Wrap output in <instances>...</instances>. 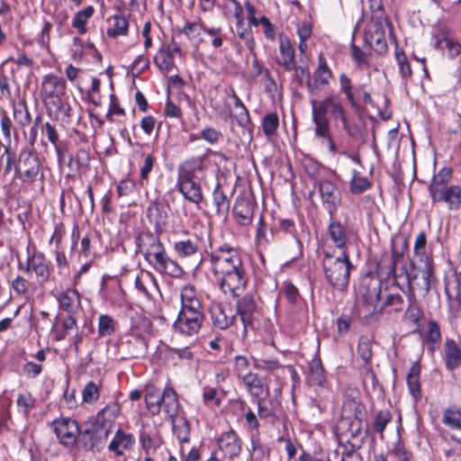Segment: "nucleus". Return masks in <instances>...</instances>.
I'll use <instances>...</instances> for the list:
<instances>
[{"mask_svg":"<svg viewBox=\"0 0 461 461\" xmlns=\"http://www.w3.org/2000/svg\"><path fill=\"white\" fill-rule=\"evenodd\" d=\"M204 260L219 291L225 296L238 299L236 316L261 310L253 294H244L249 283V275L239 248L229 243L216 245L211 242Z\"/></svg>","mask_w":461,"mask_h":461,"instance_id":"f257e3e1","label":"nucleus"},{"mask_svg":"<svg viewBox=\"0 0 461 461\" xmlns=\"http://www.w3.org/2000/svg\"><path fill=\"white\" fill-rule=\"evenodd\" d=\"M314 136L321 140V145L327 148L330 154L343 155L356 164H360L359 156L351 155L348 151L339 150L331 132L330 120L340 122L342 129L350 138H356L359 132L355 121L348 115L347 110L340 100L334 95H327L321 101H311Z\"/></svg>","mask_w":461,"mask_h":461,"instance_id":"f03ea898","label":"nucleus"},{"mask_svg":"<svg viewBox=\"0 0 461 461\" xmlns=\"http://www.w3.org/2000/svg\"><path fill=\"white\" fill-rule=\"evenodd\" d=\"M158 231L142 230L135 237L137 252H140L148 265L157 273L178 278L184 274L183 267L171 258L160 240Z\"/></svg>","mask_w":461,"mask_h":461,"instance_id":"7ed1b4c3","label":"nucleus"},{"mask_svg":"<svg viewBox=\"0 0 461 461\" xmlns=\"http://www.w3.org/2000/svg\"><path fill=\"white\" fill-rule=\"evenodd\" d=\"M20 181L18 193L37 199L44 194L45 175L42 161L32 147H22L18 153V166L12 184Z\"/></svg>","mask_w":461,"mask_h":461,"instance_id":"20e7f679","label":"nucleus"},{"mask_svg":"<svg viewBox=\"0 0 461 461\" xmlns=\"http://www.w3.org/2000/svg\"><path fill=\"white\" fill-rule=\"evenodd\" d=\"M321 254V267L325 280L334 289L345 291L349 285L351 272L355 270L349 253L344 252L336 256L330 246H323Z\"/></svg>","mask_w":461,"mask_h":461,"instance_id":"39448f33","label":"nucleus"},{"mask_svg":"<svg viewBox=\"0 0 461 461\" xmlns=\"http://www.w3.org/2000/svg\"><path fill=\"white\" fill-rule=\"evenodd\" d=\"M334 435L341 448V460L363 458L358 451L365 444L366 432L363 431L361 424L354 425L349 417H341L334 429Z\"/></svg>","mask_w":461,"mask_h":461,"instance_id":"423d86ee","label":"nucleus"},{"mask_svg":"<svg viewBox=\"0 0 461 461\" xmlns=\"http://www.w3.org/2000/svg\"><path fill=\"white\" fill-rule=\"evenodd\" d=\"M17 268L23 275L34 276L40 285H45L53 279V266L46 254L38 249L37 246L29 241L26 247V259L18 261Z\"/></svg>","mask_w":461,"mask_h":461,"instance_id":"0eeeda50","label":"nucleus"},{"mask_svg":"<svg viewBox=\"0 0 461 461\" xmlns=\"http://www.w3.org/2000/svg\"><path fill=\"white\" fill-rule=\"evenodd\" d=\"M218 450L213 451L208 461H224L238 457L242 452L243 441L239 433L232 428L221 432L216 438Z\"/></svg>","mask_w":461,"mask_h":461,"instance_id":"6e6552de","label":"nucleus"},{"mask_svg":"<svg viewBox=\"0 0 461 461\" xmlns=\"http://www.w3.org/2000/svg\"><path fill=\"white\" fill-rule=\"evenodd\" d=\"M339 91L343 94L355 110H359L373 104L370 92L366 89V84L354 85L352 80L342 73L339 77Z\"/></svg>","mask_w":461,"mask_h":461,"instance_id":"1a4fd4ad","label":"nucleus"},{"mask_svg":"<svg viewBox=\"0 0 461 461\" xmlns=\"http://www.w3.org/2000/svg\"><path fill=\"white\" fill-rule=\"evenodd\" d=\"M67 81L62 76L48 73L41 78L40 95L44 106L68 97Z\"/></svg>","mask_w":461,"mask_h":461,"instance_id":"9d476101","label":"nucleus"},{"mask_svg":"<svg viewBox=\"0 0 461 461\" xmlns=\"http://www.w3.org/2000/svg\"><path fill=\"white\" fill-rule=\"evenodd\" d=\"M50 427L59 445L66 448H72L76 446L81 428L76 420L61 416L53 420Z\"/></svg>","mask_w":461,"mask_h":461,"instance_id":"9b49d317","label":"nucleus"},{"mask_svg":"<svg viewBox=\"0 0 461 461\" xmlns=\"http://www.w3.org/2000/svg\"><path fill=\"white\" fill-rule=\"evenodd\" d=\"M107 439L108 437L89 420L86 428H80L75 447L85 452L96 453L104 447Z\"/></svg>","mask_w":461,"mask_h":461,"instance_id":"f8f14e48","label":"nucleus"},{"mask_svg":"<svg viewBox=\"0 0 461 461\" xmlns=\"http://www.w3.org/2000/svg\"><path fill=\"white\" fill-rule=\"evenodd\" d=\"M317 188L323 208L329 216L336 215L341 203V194L338 185L330 179L317 180L314 184Z\"/></svg>","mask_w":461,"mask_h":461,"instance_id":"ddd939ff","label":"nucleus"},{"mask_svg":"<svg viewBox=\"0 0 461 461\" xmlns=\"http://www.w3.org/2000/svg\"><path fill=\"white\" fill-rule=\"evenodd\" d=\"M120 413L121 406L119 402L112 401L99 410L89 420L109 438L113 431Z\"/></svg>","mask_w":461,"mask_h":461,"instance_id":"4468645a","label":"nucleus"},{"mask_svg":"<svg viewBox=\"0 0 461 461\" xmlns=\"http://www.w3.org/2000/svg\"><path fill=\"white\" fill-rule=\"evenodd\" d=\"M204 321L205 316L179 311L174 321L173 329L176 333L185 338H191L200 332Z\"/></svg>","mask_w":461,"mask_h":461,"instance_id":"2eb2a0df","label":"nucleus"},{"mask_svg":"<svg viewBox=\"0 0 461 461\" xmlns=\"http://www.w3.org/2000/svg\"><path fill=\"white\" fill-rule=\"evenodd\" d=\"M326 235L333 245L330 248L334 249L335 252L337 249L340 253H349L348 227L339 220L336 219V215L329 216V224L327 226Z\"/></svg>","mask_w":461,"mask_h":461,"instance_id":"dca6fc26","label":"nucleus"},{"mask_svg":"<svg viewBox=\"0 0 461 461\" xmlns=\"http://www.w3.org/2000/svg\"><path fill=\"white\" fill-rule=\"evenodd\" d=\"M210 167L211 160L209 156L203 154L189 158L180 163L177 167V175L201 180L205 176V172Z\"/></svg>","mask_w":461,"mask_h":461,"instance_id":"f3484780","label":"nucleus"},{"mask_svg":"<svg viewBox=\"0 0 461 461\" xmlns=\"http://www.w3.org/2000/svg\"><path fill=\"white\" fill-rule=\"evenodd\" d=\"M78 326L77 321L73 314H67L61 318L59 315L55 317V323L51 327V335L54 341H62L73 331L77 333ZM76 350L78 348V344L82 340L80 336H76L74 339Z\"/></svg>","mask_w":461,"mask_h":461,"instance_id":"a211bd4d","label":"nucleus"},{"mask_svg":"<svg viewBox=\"0 0 461 461\" xmlns=\"http://www.w3.org/2000/svg\"><path fill=\"white\" fill-rule=\"evenodd\" d=\"M183 56L181 47L172 39L170 44L163 43L157 50L153 62L162 73H168L176 68L175 55Z\"/></svg>","mask_w":461,"mask_h":461,"instance_id":"6ab92c4d","label":"nucleus"},{"mask_svg":"<svg viewBox=\"0 0 461 461\" xmlns=\"http://www.w3.org/2000/svg\"><path fill=\"white\" fill-rule=\"evenodd\" d=\"M333 72L328 65L323 53L318 55V66L313 71L312 77L308 78L306 87L310 95H317L322 86L330 84Z\"/></svg>","mask_w":461,"mask_h":461,"instance_id":"aec40b11","label":"nucleus"},{"mask_svg":"<svg viewBox=\"0 0 461 461\" xmlns=\"http://www.w3.org/2000/svg\"><path fill=\"white\" fill-rule=\"evenodd\" d=\"M208 312L212 325L214 328L223 330L229 329L235 323V312L221 302H212L208 308Z\"/></svg>","mask_w":461,"mask_h":461,"instance_id":"412c9836","label":"nucleus"},{"mask_svg":"<svg viewBox=\"0 0 461 461\" xmlns=\"http://www.w3.org/2000/svg\"><path fill=\"white\" fill-rule=\"evenodd\" d=\"M180 310L192 314L205 316L203 304L194 285H185L180 290Z\"/></svg>","mask_w":461,"mask_h":461,"instance_id":"4be33fe9","label":"nucleus"},{"mask_svg":"<svg viewBox=\"0 0 461 461\" xmlns=\"http://www.w3.org/2000/svg\"><path fill=\"white\" fill-rule=\"evenodd\" d=\"M257 203L247 197H238L232 210L235 223L240 228H248L252 224Z\"/></svg>","mask_w":461,"mask_h":461,"instance_id":"5701e85b","label":"nucleus"},{"mask_svg":"<svg viewBox=\"0 0 461 461\" xmlns=\"http://www.w3.org/2000/svg\"><path fill=\"white\" fill-rule=\"evenodd\" d=\"M176 187L185 200L196 205H199L204 199L199 179L177 175Z\"/></svg>","mask_w":461,"mask_h":461,"instance_id":"b1692460","label":"nucleus"},{"mask_svg":"<svg viewBox=\"0 0 461 461\" xmlns=\"http://www.w3.org/2000/svg\"><path fill=\"white\" fill-rule=\"evenodd\" d=\"M127 339L120 345L119 351L122 359L144 358L148 354L149 340L134 336Z\"/></svg>","mask_w":461,"mask_h":461,"instance_id":"393cba45","label":"nucleus"},{"mask_svg":"<svg viewBox=\"0 0 461 461\" xmlns=\"http://www.w3.org/2000/svg\"><path fill=\"white\" fill-rule=\"evenodd\" d=\"M45 108L48 114L54 118V121L59 122L61 127L66 128L72 124L75 113L69 103V97L51 103L45 106Z\"/></svg>","mask_w":461,"mask_h":461,"instance_id":"a878e982","label":"nucleus"},{"mask_svg":"<svg viewBox=\"0 0 461 461\" xmlns=\"http://www.w3.org/2000/svg\"><path fill=\"white\" fill-rule=\"evenodd\" d=\"M239 381L252 399L263 394L269 395V386L258 373L248 371L244 375L240 376Z\"/></svg>","mask_w":461,"mask_h":461,"instance_id":"bb28decb","label":"nucleus"},{"mask_svg":"<svg viewBox=\"0 0 461 461\" xmlns=\"http://www.w3.org/2000/svg\"><path fill=\"white\" fill-rule=\"evenodd\" d=\"M136 444L135 436L126 432L122 428L115 430L111 441L107 446L109 452L115 456H122L125 452L131 451Z\"/></svg>","mask_w":461,"mask_h":461,"instance_id":"cd10ccee","label":"nucleus"},{"mask_svg":"<svg viewBox=\"0 0 461 461\" xmlns=\"http://www.w3.org/2000/svg\"><path fill=\"white\" fill-rule=\"evenodd\" d=\"M279 58L277 64L285 71L291 72L294 68L295 48L291 39L284 32L278 34Z\"/></svg>","mask_w":461,"mask_h":461,"instance_id":"c85d7f7f","label":"nucleus"},{"mask_svg":"<svg viewBox=\"0 0 461 461\" xmlns=\"http://www.w3.org/2000/svg\"><path fill=\"white\" fill-rule=\"evenodd\" d=\"M442 360L447 371L461 367V344L452 338H447L441 352Z\"/></svg>","mask_w":461,"mask_h":461,"instance_id":"c756f323","label":"nucleus"},{"mask_svg":"<svg viewBox=\"0 0 461 461\" xmlns=\"http://www.w3.org/2000/svg\"><path fill=\"white\" fill-rule=\"evenodd\" d=\"M151 320L143 312H135L130 317V327L126 336H134L149 339L152 335Z\"/></svg>","mask_w":461,"mask_h":461,"instance_id":"7c9ffc66","label":"nucleus"},{"mask_svg":"<svg viewBox=\"0 0 461 461\" xmlns=\"http://www.w3.org/2000/svg\"><path fill=\"white\" fill-rule=\"evenodd\" d=\"M256 399V406L260 420L275 424L279 420L281 404L273 399L259 396Z\"/></svg>","mask_w":461,"mask_h":461,"instance_id":"2f4dec72","label":"nucleus"},{"mask_svg":"<svg viewBox=\"0 0 461 461\" xmlns=\"http://www.w3.org/2000/svg\"><path fill=\"white\" fill-rule=\"evenodd\" d=\"M433 203H445L450 211H456L461 208V185H450L431 197Z\"/></svg>","mask_w":461,"mask_h":461,"instance_id":"473e14b6","label":"nucleus"},{"mask_svg":"<svg viewBox=\"0 0 461 461\" xmlns=\"http://www.w3.org/2000/svg\"><path fill=\"white\" fill-rule=\"evenodd\" d=\"M420 374L421 366L420 362H412L406 375V384L409 393L415 402H420L422 397Z\"/></svg>","mask_w":461,"mask_h":461,"instance_id":"72a5a7b5","label":"nucleus"},{"mask_svg":"<svg viewBox=\"0 0 461 461\" xmlns=\"http://www.w3.org/2000/svg\"><path fill=\"white\" fill-rule=\"evenodd\" d=\"M361 295L363 298V302L366 309L370 312L371 314L375 315L378 314L376 310L380 308L382 299L381 296V285H361L360 287Z\"/></svg>","mask_w":461,"mask_h":461,"instance_id":"f704fd0d","label":"nucleus"},{"mask_svg":"<svg viewBox=\"0 0 461 461\" xmlns=\"http://www.w3.org/2000/svg\"><path fill=\"white\" fill-rule=\"evenodd\" d=\"M59 308L68 314H74L80 306V294L77 287L67 288L59 293L57 297Z\"/></svg>","mask_w":461,"mask_h":461,"instance_id":"c9c22d12","label":"nucleus"},{"mask_svg":"<svg viewBox=\"0 0 461 461\" xmlns=\"http://www.w3.org/2000/svg\"><path fill=\"white\" fill-rule=\"evenodd\" d=\"M109 26L106 34L110 39L125 37L129 33L130 22L128 18L119 10L118 14L111 15L107 20Z\"/></svg>","mask_w":461,"mask_h":461,"instance_id":"e433bc0d","label":"nucleus"},{"mask_svg":"<svg viewBox=\"0 0 461 461\" xmlns=\"http://www.w3.org/2000/svg\"><path fill=\"white\" fill-rule=\"evenodd\" d=\"M376 274L384 278H393L396 283L399 289L403 293V288L398 284V278L400 275L397 273L396 265L394 261L389 257L388 251H384L379 259L376 261L375 267Z\"/></svg>","mask_w":461,"mask_h":461,"instance_id":"4c0bfd02","label":"nucleus"},{"mask_svg":"<svg viewBox=\"0 0 461 461\" xmlns=\"http://www.w3.org/2000/svg\"><path fill=\"white\" fill-rule=\"evenodd\" d=\"M342 417H349L354 423H363L366 418V405L355 398H347L342 404Z\"/></svg>","mask_w":461,"mask_h":461,"instance_id":"58836bf2","label":"nucleus"},{"mask_svg":"<svg viewBox=\"0 0 461 461\" xmlns=\"http://www.w3.org/2000/svg\"><path fill=\"white\" fill-rule=\"evenodd\" d=\"M139 442L145 456H151L152 453L164 444L163 438L158 431L146 429H140Z\"/></svg>","mask_w":461,"mask_h":461,"instance_id":"ea45409f","label":"nucleus"},{"mask_svg":"<svg viewBox=\"0 0 461 461\" xmlns=\"http://www.w3.org/2000/svg\"><path fill=\"white\" fill-rule=\"evenodd\" d=\"M452 177L453 168L451 167H443L437 174H434L428 186L430 198L449 186Z\"/></svg>","mask_w":461,"mask_h":461,"instance_id":"a19ab883","label":"nucleus"},{"mask_svg":"<svg viewBox=\"0 0 461 461\" xmlns=\"http://www.w3.org/2000/svg\"><path fill=\"white\" fill-rule=\"evenodd\" d=\"M406 303L403 295L399 292L390 291L382 299L380 308L376 310L378 314L387 310L388 312H402L405 311Z\"/></svg>","mask_w":461,"mask_h":461,"instance_id":"79ce46f5","label":"nucleus"},{"mask_svg":"<svg viewBox=\"0 0 461 461\" xmlns=\"http://www.w3.org/2000/svg\"><path fill=\"white\" fill-rule=\"evenodd\" d=\"M41 142L44 143L46 140L55 149V151L59 156L62 154L61 148L59 146L60 135L57 128V123L53 120L44 121L41 124Z\"/></svg>","mask_w":461,"mask_h":461,"instance_id":"37998d69","label":"nucleus"},{"mask_svg":"<svg viewBox=\"0 0 461 461\" xmlns=\"http://www.w3.org/2000/svg\"><path fill=\"white\" fill-rule=\"evenodd\" d=\"M212 204L215 213L219 216H226L230 208V198L223 191L222 185L218 181L212 193Z\"/></svg>","mask_w":461,"mask_h":461,"instance_id":"c03bdc74","label":"nucleus"},{"mask_svg":"<svg viewBox=\"0 0 461 461\" xmlns=\"http://www.w3.org/2000/svg\"><path fill=\"white\" fill-rule=\"evenodd\" d=\"M10 289L16 297L28 299L34 292V285L23 275H16L9 282Z\"/></svg>","mask_w":461,"mask_h":461,"instance_id":"a18cd8bd","label":"nucleus"},{"mask_svg":"<svg viewBox=\"0 0 461 461\" xmlns=\"http://www.w3.org/2000/svg\"><path fill=\"white\" fill-rule=\"evenodd\" d=\"M172 422V430L174 436L180 445L190 442L191 427L190 422L185 416H177L169 419Z\"/></svg>","mask_w":461,"mask_h":461,"instance_id":"49530a36","label":"nucleus"},{"mask_svg":"<svg viewBox=\"0 0 461 461\" xmlns=\"http://www.w3.org/2000/svg\"><path fill=\"white\" fill-rule=\"evenodd\" d=\"M173 250L179 258H191L199 251V242L196 238L179 240L174 242Z\"/></svg>","mask_w":461,"mask_h":461,"instance_id":"de8ad7c7","label":"nucleus"},{"mask_svg":"<svg viewBox=\"0 0 461 461\" xmlns=\"http://www.w3.org/2000/svg\"><path fill=\"white\" fill-rule=\"evenodd\" d=\"M165 402L162 411L167 419L176 418L180 408V402L176 391L170 385L165 387Z\"/></svg>","mask_w":461,"mask_h":461,"instance_id":"09e8293b","label":"nucleus"},{"mask_svg":"<svg viewBox=\"0 0 461 461\" xmlns=\"http://www.w3.org/2000/svg\"><path fill=\"white\" fill-rule=\"evenodd\" d=\"M147 217L151 223H154L156 229H160L165 225L167 220V213L163 208V204L158 201H150L147 208ZM158 231V230H156Z\"/></svg>","mask_w":461,"mask_h":461,"instance_id":"8fccbe9b","label":"nucleus"},{"mask_svg":"<svg viewBox=\"0 0 461 461\" xmlns=\"http://www.w3.org/2000/svg\"><path fill=\"white\" fill-rule=\"evenodd\" d=\"M205 23L201 19H199L198 22L186 21L181 30V32L184 33L189 41L199 45L206 41L201 37V33L203 32V29H205Z\"/></svg>","mask_w":461,"mask_h":461,"instance_id":"3c124183","label":"nucleus"},{"mask_svg":"<svg viewBox=\"0 0 461 461\" xmlns=\"http://www.w3.org/2000/svg\"><path fill=\"white\" fill-rule=\"evenodd\" d=\"M36 398L31 392L19 393L15 401L18 413L28 419L31 412L36 408Z\"/></svg>","mask_w":461,"mask_h":461,"instance_id":"603ef678","label":"nucleus"},{"mask_svg":"<svg viewBox=\"0 0 461 461\" xmlns=\"http://www.w3.org/2000/svg\"><path fill=\"white\" fill-rule=\"evenodd\" d=\"M103 388L102 382L95 383L93 380L88 381L82 389V402L88 405H95L101 397Z\"/></svg>","mask_w":461,"mask_h":461,"instance_id":"864d4df0","label":"nucleus"},{"mask_svg":"<svg viewBox=\"0 0 461 461\" xmlns=\"http://www.w3.org/2000/svg\"><path fill=\"white\" fill-rule=\"evenodd\" d=\"M95 8L92 5L85 7L83 10L77 12L73 17L71 26L80 35L87 32L86 23L88 20L94 15Z\"/></svg>","mask_w":461,"mask_h":461,"instance_id":"5fc2aeb1","label":"nucleus"},{"mask_svg":"<svg viewBox=\"0 0 461 461\" xmlns=\"http://www.w3.org/2000/svg\"><path fill=\"white\" fill-rule=\"evenodd\" d=\"M143 160L140 165V177L139 183L141 186L148 185L149 183L150 173L155 167H158V161L156 157L152 154L143 156Z\"/></svg>","mask_w":461,"mask_h":461,"instance_id":"6e6d98bb","label":"nucleus"},{"mask_svg":"<svg viewBox=\"0 0 461 461\" xmlns=\"http://www.w3.org/2000/svg\"><path fill=\"white\" fill-rule=\"evenodd\" d=\"M119 329V322L109 314H101L97 321V332L100 338L110 337Z\"/></svg>","mask_w":461,"mask_h":461,"instance_id":"4d7b16f0","label":"nucleus"},{"mask_svg":"<svg viewBox=\"0 0 461 461\" xmlns=\"http://www.w3.org/2000/svg\"><path fill=\"white\" fill-rule=\"evenodd\" d=\"M279 123V116L276 112H269L264 115L261 120V128L264 135L268 140L277 135Z\"/></svg>","mask_w":461,"mask_h":461,"instance_id":"13d9d810","label":"nucleus"},{"mask_svg":"<svg viewBox=\"0 0 461 461\" xmlns=\"http://www.w3.org/2000/svg\"><path fill=\"white\" fill-rule=\"evenodd\" d=\"M309 380L312 384L321 387L326 383L325 369L320 357L313 358L310 363Z\"/></svg>","mask_w":461,"mask_h":461,"instance_id":"bf43d9fd","label":"nucleus"},{"mask_svg":"<svg viewBox=\"0 0 461 461\" xmlns=\"http://www.w3.org/2000/svg\"><path fill=\"white\" fill-rule=\"evenodd\" d=\"M57 276L64 280L70 275L69 260L62 248L55 249L53 251Z\"/></svg>","mask_w":461,"mask_h":461,"instance_id":"052dcab7","label":"nucleus"},{"mask_svg":"<svg viewBox=\"0 0 461 461\" xmlns=\"http://www.w3.org/2000/svg\"><path fill=\"white\" fill-rule=\"evenodd\" d=\"M4 149V153L0 157V162L4 161L3 174L5 176H7L13 170L15 174L18 166V155L16 154L15 150L12 148L10 143L5 146Z\"/></svg>","mask_w":461,"mask_h":461,"instance_id":"680f3d73","label":"nucleus"},{"mask_svg":"<svg viewBox=\"0 0 461 461\" xmlns=\"http://www.w3.org/2000/svg\"><path fill=\"white\" fill-rule=\"evenodd\" d=\"M202 401L207 407L219 408L222 403V396L216 386L206 384L202 387Z\"/></svg>","mask_w":461,"mask_h":461,"instance_id":"e2e57ef3","label":"nucleus"},{"mask_svg":"<svg viewBox=\"0 0 461 461\" xmlns=\"http://www.w3.org/2000/svg\"><path fill=\"white\" fill-rule=\"evenodd\" d=\"M393 420V414L389 410H380L374 415L372 421V429L378 433L382 438L389 423Z\"/></svg>","mask_w":461,"mask_h":461,"instance_id":"0e129e2a","label":"nucleus"},{"mask_svg":"<svg viewBox=\"0 0 461 461\" xmlns=\"http://www.w3.org/2000/svg\"><path fill=\"white\" fill-rule=\"evenodd\" d=\"M296 34L299 38L298 49L301 55L308 50L307 41L312 35V25L309 22H303L296 25Z\"/></svg>","mask_w":461,"mask_h":461,"instance_id":"69168bd1","label":"nucleus"},{"mask_svg":"<svg viewBox=\"0 0 461 461\" xmlns=\"http://www.w3.org/2000/svg\"><path fill=\"white\" fill-rule=\"evenodd\" d=\"M356 322V317L352 313L342 312L335 321L336 332L339 338H345L352 330Z\"/></svg>","mask_w":461,"mask_h":461,"instance_id":"338daca9","label":"nucleus"},{"mask_svg":"<svg viewBox=\"0 0 461 461\" xmlns=\"http://www.w3.org/2000/svg\"><path fill=\"white\" fill-rule=\"evenodd\" d=\"M442 423L451 429L461 430V409L455 406L447 408L443 412Z\"/></svg>","mask_w":461,"mask_h":461,"instance_id":"774afa93","label":"nucleus"}]
</instances>
